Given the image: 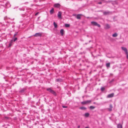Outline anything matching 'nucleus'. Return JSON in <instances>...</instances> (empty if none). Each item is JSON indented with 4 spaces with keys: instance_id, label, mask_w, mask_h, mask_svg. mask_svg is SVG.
<instances>
[{
    "instance_id": "f257e3e1",
    "label": "nucleus",
    "mask_w": 128,
    "mask_h": 128,
    "mask_svg": "<svg viewBox=\"0 0 128 128\" xmlns=\"http://www.w3.org/2000/svg\"><path fill=\"white\" fill-rule=\"evenodd\" d=\"M46 90L52 93L55 96H56V92L53 90L51 89L50 88H48L46 89Z\"/></svg>"
},
{
    "instance_id": "f03ea898",
    "label": "nucleus",
    "mask_w": 128,
    "mask_h": 128,
    "mask_svg": "<svg viewBox=\"0 0 128 128\" xmlns=\"http://www.w3.org/2000/svg\"><path fill=\"white\" fill-rule=\"evenodd\" d=\"M91 24L93 25L94 26H97L98 27H100V25L98 24L96 22H91Z\"/></svg>"
},
{
    "instance_id": "7ed1b4c3",
    "label": "nucleus",
    "mask_w": 128,
    "mask_h": 128,
    "mask_svg": "<svg viewBox=\"0 0 128 128\" xmlns=\"http://www.w3.org/2000/svg\"><path fill=\"white\" fill-rule=\"evenodd\" d=\"M91 102V100H87L85 101L82 102L81 103V104H90Z\"/></svg>"
},
{
    "instance_id": "20e7f679",
    "label": "nucleus",
    "mask_w": 128,
    "mask_h": 128,
    "mask_svg": "<svg viewBox=\"0 0 128 128\" xmlns=\"http://www.w3.org/2000/svg\"><path fill=\"white\" fill-rule=\"evenodd\" d=\"M103 14L104 15L106 16L108 15L112 14V12L109 11L104 12H103Z\"/></svg>"
},
{
    "instance_id": "39448f33",
    "label": "nucleus",
    "mask_w": 128,
    "mask_h": 128,
    "mask_svg": "<svg viewBox=\"0 0 128 128\" xmlns=\"http://www.w3.org/2000/svg\"><path fill=\"white\" fill-rule=\"evenodd\" d=\"M34 36H42V33H37L35 34Z\"/></svg>"
},
{
    "instance_id": "423d86ee",
    "label": "nucleus",
    "mask_w": 128,
    "mask_h": 128,
    "mask_svg": "<svg viewBox=\"0 0 128 128\" xmlns=\"http://www.w3.org/2000/svg\"><path fill=\"white\" fill-rule=\"evenodd\" d=\"M62 12L60 11H59L58 14V17L59 18L61 19Z\"/></svg>"
},
{
    "instance_id": "0eeeda50",
    "label": "nucleus",
    "mask_w": 128,
    "mask_h": 128,
    "mask_svg": "<svg viewBox=\"0 0 128 128\" xmlns=\"http://www.w3.org/2000/svg\"><path fill=\"white\" fill-rule=\"evenodd\" d=\"M121 48L124 51L126 54H127L128 53V50L126 48L122 47Z\"/></svg>"
},
{
    "instance_id": "6e6552de",
    "label": "nucleus",
    "mask_w": 128,
    "mask_h": 128,
    "mask_svg": "<svg viewBox=\"0 0 128 128\" xmlns=\"http://www.w3.org/2000/svg\"><path fill=\"white\" fill-rule=\"evenodd\" d=\"M26 89L25 88L22 89L20 90L19 91V92L20 94H22L24 93Z\"/></svg>"
},
{
    "instance_id": "1a4fd4ad",
    "label": "nucleus",
    "mask_w": 128,
    "mask_h": 128,
    "mask_svg": "<svg viewBox=\"0 0 128 128\" xmlns=\"http://www.w3.org/2000/svg\"><path fill=\"white\" fill-rule=\"evenodd\" d=\"M114 94L112 93L110 94H108L107 96V97L108 98H112L114 96Z\"/></svg>"
},
{
    "instance_id": "9d476101",
    "label": "nucleus",
    "mask_w": 128,
    "mask_h": 128,
    "mask_svg": "<svg viewBox=\"0 0 128 128\" xmlns=\"http://www.w3.org/2000/svg\"><path fill=\"white\" fill-rule=\"evenodd\" d=\"M60 5L59 4H54V6L56 8H59L60 7Z\"/></svg>"
},
{
    "instance_id": "9b49d317",
    "label": "nucleus",
    "mask_w": 128,
    "mask_h": 128,
    "mask_svg": "<svg viewBox=\"0 0 128 128\" xmlns=\"http://www.w3.org/2000/svg\"><path fill=\"white\" fill-rule=\"evenodd\" d=\"M56 81L57 82H60L62 81V80L60 78H58L56 79Z\"/></svg>"
},
{
    "instance_id": "f8f14e48",
    "label": "nucleus",
    "mask_w": 128,
    "mask_h": 128,
    "mask_svg": "<svg viewBox=\"0 0 128 128\" xmlns=\"http://www.w3.org/2000/svg\"><path fill=\"white\" fill-rule=\"evenodd\" d=\"M110 27V26L108 24H106L105 25V28L106 29H108Z\"/></svg>"
},
{
    "instance_id": "ddd939ff",
    "label": "nucleus",
    "mask_w": 128,
    "mask_h": 128,
    "mask_svg": "<svg viewBox=\"0 0 128 128\" xmlns=\"http://www.w3.org/2000/svg\"><path fill=\"white\" fill-rule=\"evenodd\" d=\"M112 104H110V108L108 109L109 111H111L112 110Z\"/></svg>"
},
{
    "instance_id": "4468645a",
    "label": "nucleus",
    "mask_w": 128,
    "mask_h": 128,
    "mask_svg": "<svg viewBox=\"0 0 128 128\" xmlns=\"http://www.w3.org/2000/svg\"><path fill=\"white\" fill-rule=\"evenodd\" d=\"M117 128H122V125L120 124H118L117 125Z\"/></svg>"
},
{
    "instance_id": "2eb2a0df",
    "label": "nucleus",
    "mask_w": 128,
    "mask_h": 128,
    "mask_svg": "<svg viewBox=\"0 0 128 128\" xmlns=\"http://www.w3.org/2000/svg\"><path fill=\"white\" fill-rule=\"evenodd\" d=\"M54 12V9L52 8L50 11V14H53Z\"/></svg>"
},
{
    "instance_id": "dca6fc26",
    "label": "nucleus",
    "mask_w": 128,
    "mask_h": 128,
    "mask_svg": "<svg viewBox=\"0 0 128 128\" xmlns=\"http://www.w3.org/2000/svg\"><path fill=\"white\" fill-rule=\"evenodd\" d=\"M79 108L80 109L83 110H85L86 109V108L84 107H81L80 108Z\"/></svg>"
},
{
    "instance_id": "f3484780",
    "label": "nucleus",
    "mask_w": 128,
    "mask_h": 128,
    "mask_svg": "<svg viewBox=\"0 0 128 128\" xmlns=\"http://www.w3.org/2000/svg\"><path fill=\"white\" fill-rule=\"evenodd\" d=\"M81 14H78L77 16H76V18L78 19H80L81 18V17H80V16Z\"/></svg>"
},
{
    "instance_id": "a211bd4d",
    "label": "nucleus",
    "mask_w": 128,
    "mask_h": 128,
    "mask_svg": "<svg viewBox=\"0 0 128 128\" xmlns=\"http://www.w3.org/2000/svg\"><path fill=\"white\" fill-rule=\"evenodd\" d=\"M118 36V34L116 33H115L113 34L112 35L113 37H115L117 36Z\"/></svg>"
},
{
    "instance_id": "6ab92c4d",
    "label": "nucleus",
    "mask_w": 128,
    "mask_h": 128,
    "mask_svg": "<svg viewBox=\"0 0 128 128\" xmlns=\"http://www.w3.org/2000/svg\"><path fill=\"white\" fill-rule=\"evenodd\" d=\"M13 42V40H11L10 41V43H9V46H8L9 47H10V46H11L12 45V42Z\"/></svg>"
},
{
    "instance_id": "aec40b11",
    "label": "nucleus",
    "mask_w": 128,
    "mask_h": 128,
    "mask_svg": "<svg viewBox=\"0 0 128 128\" xmlns=\"http://www.w3.org/2000/svg\"><path fill=\"white\" fill-rule=\"evenodd\" d=\"M64 30L63 29H62L60 30V33L62 36L64 34Z\"/></svg>"
},
{
    "instance_id": "412c9836",
    "label": "nucleus",
    "mask_w": 128,
    "mask_h": 128,
    "mask_svg": "<svg viewBox=\"0 0 128 128\" xmlns=\"http://www.w3.org/2000/svg\"><path fill=\"white\" fill-rule=\"evenodd\" d=\"M95 108V106H90L89 107L90 108L91 110H92L94 108Z\"/></svg>"
},
{
    "instance_id": "4be33fe9",
    "label": "nucleus",
    "mask_w": 128,
    "mask_h": 128,
    "mask_svg": "<svg viewBox=\"0 0 128 128\" xmlns=\"http://www.w3.org/2000/svg\"><path fill=\"white\" fill-rule=\"evenodd\" d=\"M89 114L88 113H86L84 114L85 116L86 117H88L89 116Z\"/></svg>"
},
{
    "instance_id": "5701e85b",
    "label": "nucleus",
    "mask_w": 128,
    "mask_h": 128,
    "mask_svg": "<svg viewBox=\"0 0 128 128\" xmlns=\"http://www.w3.org/2000/svg\"><path fill=\"white\" fill-rule=\"evenodd\" d=\"M53 24H54V27L55 28H56L57 27V24L55 22H54Z\"/></svg>"
},
{
    "instance_id": "b1692460",
    "label": "nucleus",
    "mask_w": 128,
    "mask_h": 128,
    "mask_svg": "<svg viewBox=\"0 0 128 128\" xmlns=\"http://www.w3.org/2000/svg\"><path fill=\"white\" fill-rule=\"evenodd\" d=\"M17 39V38L16 37H14L13 38V39L12 40H13V42H15L16 41Z\"/></svg>"
},
{
    "instance_id": "393cba45",
    "label": "nucleus",
    "mask_w": 128,
    "mask_h": 128,
    "mask_svg": "<svg viewBox=\"0 0 128 128\" xmlns=\"http://www.w3.org/2000/svg\"><path fill=\"white\" fill-rule=\"evenodd\" d=\"M106 66L108 68L110 67V63H107L106 64Z\"/></svg>"
},
{
    "instance_id": "a878e982",
    "label": "nucleus",
    "mask_w": 128,
    "mask_h": 128,
    "mask_svg": "<svg viewBox=\"0 0 128 128\" xmlns=\"http://www.w3.org/2000/svg\"><path fill=\"white\" fill-rule=\"evenodd\" d=\"M65 26L66 27H68L70 26V25L69 24H65Z\"/></svg>"
},
{
    "instance_id": "bb28decb",
    "label": "nucleus",
    "mask_w": 128,
    "mask_h": 128,
    "mask_svg": "<svg viewBox=\"0 0 128 128\" xmlns=\"http://www.w3.org/2000/svg\"><path fill=\"white\" fill-rule=\"evenodd\" d=\"M100 89H101V91L102 92H103L104 90H105V88L104 87H102Z\"/></svg>"
},
{
    "instance_id": "cd10ccee",
    "label": "nucleus",
    "mask_w": 128,
    "mask_h": 128,
    "mask_svg": "<svg viewBox=\"0 0 128 128\" xmlns=\"http://www.w3.org/2000/svg\"><path fill=\"white\" fill-rule=\"evenodd\" d=\"M18 32H17L13 36V38L15 37V36H16L18 34Z\"/></svg>"
},
{
    "instance_id": "c85d7f7f",
    "label": "nucleus",
    "mask_w": 128,
    "mask_h": 128,
    "mask_svg": "<svg viewBox=\"0 0 128 128\" xmlns=\"http://www.w3.org/2000/svg\"><path fill=\"white\" fill-rule=\"evenodd\" d=\"M9 118L8 117L5 116L4 118V119H6V120H8V119Z\"/></svg>"
},
{
    "instance_id": "c756f323",
    "label": "nucleus",
    "mask_w": 128,
    "mask_h": 128,
    "mask_svg": "<svg viewBox=\"0 0 128 128\" xmlns=\"http://www.w3.org/2000/svg\"><path fill=\"white\" fill-rule=\"evenodd\" d=\"M62 107L64 108H67V106H62Z\"/></svg>"
},
{
    "instance_id": "7c9ffc66",
    "label": "nucleus",
    "mask_w": 128,
    "mask_h": 128,
    "mask_svg": "<svg viewBox=\"0 0 128 128\" xmlns=\"http://www.w3.org/2000/svg\"><path fill=\"white\" fill-rule=\"evenodd\" d=\"M126 54V56L127 58L128 59V53L127 54Z\"/></svg>"
},
{
    "instance_id": "2f4dec72",
    "label": "nucleus",
    "mask_w": 128,
    "mask_h": 128,
    "mask_svg": "<svg viewBox=\"0 0 128 128\" xmlns=\"http://www.w3.org/2000/svg\"><path fill=\"white\" fill-rule=\"evenodd\" d=\"M38 13H39L38 12H37L35 14V16L37 15H38Z\"/></svg>"
},
{
    "instance_id": "473e14b6",
    "label": "nucleus",
    "mask_w": 128,
    "mask_h": 128,
    "mask_svg": "<svg viewBox=\"0 0 128 128\" xmlns=\"http://www.w3.org/2000/svg\"><path fill=\"white\" fill-rule=\"evenodd\" d=\"M102 4V2H98V4Z\"/></svg>"
},
{
    "instance_id": "72a5a7b5",
    "label": "nucleus",
    "mask_w": 128,
    "mask_h": 128,
    "mask_svg": "<svg viewBox=\"0 0 128 128\" xmlns=\"http://www.w3.org/2000/svg\"><path fill=\"white\" fill-rule=\"evenodd\" d=\"M114 81V80H112V81H111L110 82H112V81Z\"/></svg>"
},
{
    "instance_id": "f704fd0d",
    "label": "nucleus",
    "mask_w": 128,
    "mask_h": 128,
    "mask_svg": "<svg viewBox=\"0 0 128 128\" xmlns=\"http://www.w3.org/2000/svg\"><path fill=\"white\" fill-rule=\"evenodd\" d=\"M85 128H89L87 126Z\"/></svg>"
},
{
    "instance_id": "c9c22d12",
    "label": "nucleus",
    "mask_w": 128,
    "mask_h": 128,
    "mask_svg": "<svg viewBox=\"0 0 128 128\" xmlns=\"http://www.w3.org/2000/svg\"><path fill=\"white\" fill-rule=\"evenodd\" d=\"M80 128V126H78V128Z\"/></svg>"
},
{
    "instance_id": "e433bc0d",
    "label": "nucleus",
    "mask_w": 128,
    "mask_h": 128,
    "mask_svg": "<svg viewBox=\"0 0 128 128\" xmlns=\"http://www.w3.org/2000/svg\"><path fill=\"white\" fill-rule=\"evenodd\" d=\"M110 2V1H109L108 2Z\"/></svg>"
},
{
    "instance_id": "4c0bfd02",
    "label": "nucleus",
    "mask_w": 128,
    "mask_h": 128,
    "mask_svg": "<svg viewBox=\"0 0 128 128\" xmlns=\"http://www.w3.org/2000/svg\"><path fill=\"white\" fill-rule=\"evenodd\" d=\"M90 40L89 41V42H90Z\"/></svg>"
},
{
    "instance_id": "58836bf2",
    "label": "nucleus",
    "mask_w": 128,
    "mask_h": 128,
    "mask_svg": "<svg viewBox=\"0 0 128 128\" xmlns=\"http://www.w3.org/2000/svg\"><path fill=\"white\" fill-rule=\"evenodd\" d=\"M104 0H102V1H104Z\"/></svg>"
},
{
    "instance_id": "ea45409f",
    "label": "nucleus",
    "mask_w": 128,
    "mask_h": 128,
    "mask_svg": "<svg viewBox=\"0 0 128 128\" xmlns=\"http://www.w3.org/2000/svg\"><path fill=\"white\" fill-rule=\"evenodd\" d=\"M95 102H94V104H95Z\"/></svg>"
}]
</instances>
